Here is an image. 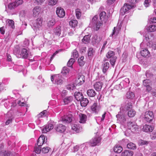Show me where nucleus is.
<instances>
[{"label": "nucleus", "mask_w": 156, "mask_h": 156, "mask_svg": "<svg viewBox=\"0 0 156 156\" xmlns=\"http://www.w3.org/2000/svg\"><path fill=\"white\" fill-rule=\"evenodd\" d=\"M73 117L71 113L64 115L61 118L62 122L65 124H68L71 123L73 121Z\"/></svg>", "instance_id": "7"}, {"label": "nucleus", "mask_w": 156, "mask_h": 156, "mask_svg": "<svg viewBox=\"0 0 156 156\" xmlns=\"http://www.w3.org/2000/svg\"><path fill=\"white\" fill-rule=\"evenodd\" d=\"M136 114V112L133 109L129 111L128 112V115L130 117H134Z\"/></svg>", "instance_id": "45"}, {"label": "nucleus", "mask_w": 156, "mask_h": 156, "mask_svg": "<svg viewBox=\"0 0 156 156\" xmlns=\"http://www.w3.org/2000/svg\"><path fill=\"white\" fill-rule=\"evenodd\" d=\"M75 97L77 101H80L83 98V95L82 93L79 92H76L74 94Z\"/></svg>", "instance_id": "25"}, {"label": "nucleus", "mask_w": 156, "mask_h": 156, "mask_svg": "<svg viewBox=\"0 0 156 156\" xmlns=\"http://www.w3.org/2000/svg\"><path fill=\"white\" fill-rule=\"evenodd\" d=\"M149 18V21L151 23H156V18L155 17H153L152 18Z\"/></svg>", "instance_id": "62"}, {"label": "nucleus", "mask_w": 156, "mask_h": 156, "mask_svg": "<svg viewBox=\"0 0 156 156\" xmlns=\"http://www.w3.org/2000/svg\"><path fill=\"white\" fill-rule=\"evenodd\" d=\"M116 59V56L113 57L111 58V59L110 60V62L112 66H114Z\"/></svg>", "instance_id": "54"}, {"label": "nucleus", "mask_w": 156, "mask_h": 156, "mask_svg": "<svg viewBox=\"0 0 156 156\" xmlns=\"http://www.w3.org/2000/svg\"><path fill=\"white\" fill-rule=\"evenodd\" d=\"M133 152L129 150H125L121 153V156H133Z\"/></svg>", "instance_id": "23"}, {"label": "nucleus", "mask_w": 156, "mask_h": 156, "mask_svg": "<svg viewBox=\"0 0 156 156\" xmlns=\"http://www.w3.org/2000/svg\"><path fill=\"white\" fill-rule=\"evenodd\" d=\"M17 6L16 4L14 2H11L8 5V8L12 10L14 9Z\"/></svg>", "instance_id": "37"}, {"label": "nucleus", "mask_w": 156, "mask_h": 156, "mask_svg": "<svg viewBox=\"0 0 156 156\" xmlns=\"http://www.w3.org/2000/svg\"><path fill=\"white\" fill-rule=\"evenodd\" d=\"M73 100V98L72 97H67L63 99V101L65 105H67L71 102Z\"/></svg>", "instance_id": "32"}, {"label": "nucleus", "mask_w": 156, "mask_h": 156, "mask_svg": "<svg viewBox=\"0 0 156 156\" xmlns=\"http://www.w3.org/2000/svg\"><path fill=\"white\" fill-rule=\"evenodd\" d=\"M54 126L53 124H49L46 125L44 126V128L42 129V131L43 133H46L51 130L53 128Z\"/></svg>", "instance_id": "17"}, {"label": "nucleus", "mask_w": 156, "mask_h": 156, "mask_svg": "<svg viewBox=\"0 0 156 156\" xmlns=\"http://www.w3.org/2000/svg\"><path fill=\"white\" fill-rule=\"evenodd\" d=\"M129 82V79L126 78L124 80L122 81L119 84V85L121 86L122 88H125L128 86Z\"/></svg>", "instance_id": "20"}, {"label": "nucleus", "mask_w": 156, "mask_h": 156, "mask_svg": "<svg viewBox=\"0 0 156 156\" xmlns=\"http://www.w3.org/2000/svg\"><path fill=\"white\" fill-rule=\"evenodd\" d=\"M73 56L74 58H77L79 56V55L77 51L76 50H74L73 51Z\"/></svg>", "instance_id": "57"}, {"label": "nucleus", "mask_w": 156, "mask_h": 156, "mask_svg": "<svg viewBox=\"0 0 156 156\" xmlns=\"http://www.w3.org/2000/svg\"><path fill=\"white\" fill-rule=\"evenodd\" d=\"M151 2L150 0H145L144 5L145 7H147L149 6L150 5V3Z\"/></svg>", "instance_id": "60"}, {"label": "nucleus", "mask_w": 156, "mask_h": 156, "mask_svg": "<svg viewBox=\"0 0 156 156\" xmlns=\"http://www.w3.org/2000/svg\"><path fill=\"white\" fill-rule=\"evenodd\" d=\"M66 129L65 126L62 124H59L55 128L56 131L58 132L63 133Z\"/></svg>", "instance_id": "21"}, {"label": "nucleus", "mask_w": 156, "mask_h": 156, "mask_svg": "<svg viewBox=\"0 0 156 156\" xmlns=\"http://www.w3.org/2000/svg\"><path fill=\"white\" fill-rule=\"evenodd\" d=\"M133 6V5H130L128 4H125L121 9L120 13L122 15L124 14L131 9Z\"/></svg>", "instance_id": "8"}, {"label": "nucleus", "mask_w": 156, "mask_h": 156, "mask_svg": "<svg viewBox=\"0 0 156 156\" xmlns=\"http://www.w3.org/2000/svg\"><path fill=\"white\" fill-rule=\"evenodd\" d=\"M154 129L153 126L150 125L145 124L143 126L142 129L144 132H152Z\"/></svg>", "instance_id": "14"}, {"label": "nucleus", "mask_w": 156, "mask_h": 156, "mask_svg": "<svg viewBox=\"0 0 156 156\" xmlns=\"http://www.w3.org/2000/svg\"><path fill=\"white\" fill-rule=\"evenodd\" d=\"M87 94L89 97H94L96 94L95 91L93 89L88 90L87 91Z\"/></svg>", "instance_id": "27"}, {"label": "nucleus", "mask_w": 156, "mask_h": 156, "mask_svg": "<svg viewBox=\"0 0 156 156\" xmlns=\"http://www.w3.org/2000/svg\"><path fill=\"white\" fill-rule=\"evenodd\" d=\"M80 128H81L78 125L74 124L72 126V129L75 131L77 133H78L79 132Z\"/></svg>", "instance_id": "36"}, {"label": "nucleus", "mask_w": 156, "mask_h": 156, "mask_svg": "<svg viewBox=\"0 0 156 156\" xmlns=\"http://www.w3.org/2000/svg\"><path fill=\"white\" fill-rule=\"evenodd\" d=\"M122 150V147L120 146H115L114 147V151L115 152L120 153Z\"/></svg>", "instance_id": "39"}, {"label": "nucleus", "mask_w": 156, "mask_h": 156, "mask_svg": "<svg viewBox=\"0 0 156 156\" xmlns=\"http://www.w3.org/2000/svg\"><path fill=\"white\" fill-rule=\"evenodd\" d=\"M46 112V110H44L42 112H41L37 115V117L38 118L42 117L45 114Z\"/></svg>", "instance_id": "58"}, {"label": "nucleus", "mask_w": 156, "mask_h": 156, "mask_svg": "<svg viewBox=\"0 0 156 156\" xmlns=\"http://www.w3.org/2000/svg\"><path fill=\"white\" fill-rule=\"evenodd\" d=\"M14 2L16 4V5L18 6L23 3V0H15Z\"/></svg>", "instance_id": "59"}, {"label": "nucleus", "mask_w": 156, "mask_h": 156, "mask_svg": "<svg viewBox=\"0 0 156 156\" xmlns=\"http://www.w3.org/2000/svg\"><path fill=\"white\" fill-rule=\"evenodd\" d=\"M42 23V20L41 18H38L33 23L32 27L34 30L35 31H37L41 29Z\"/></svg>", "instance_id": "5"}, {"label": "nucleus", "mask_w": 156, "mask_h": 156, "mask_svg": "<svg viewBox=\"0 0 156 156\" xmlns=\"http://www.w3.org/2000/svg\"><path fill=\"white\" fill-rule=\"evenodd\" d=\"M79 146L77 145H76L73 147L72 151H73V152H75L79 150Z\"/></svg>", "instance_id": "64"}, {"label": "nucleus", "mask_w": 156, "mask_h": 156, "mask_svg": "<svg viewBox=\"0 0 156 156\" xmlns=\"http://www.w3.org/2000/svg\"><path fill=\"white\" fill-rule=\"evenodd\" d=\"M123 112L120 110V112L116 115L118 120L121 123H124L126 121V120Z\"/></svg>", "instance_id": "10"}, {"label": "nucleus", "mask_w": 156, "mask_h": 156, "mask_svg": "<svg viewBox=\"0 0 156 156\" xmlns=\"http://www.w3.org/2000/svg\"><path fill=\"white\" fill-rule=\"evenodd\" d=\"M109 67V64L108 62H105L102 65L103 72L104 73H106Z\"/></svg>", "instance_id": "28"}, {"label": "nucleus", "mask_w": 156, "mask_h": 156, "mask_svg": "<svg viewBox=\"0 0 156 156\" xmlns=\"http://www.w3.org/2000/svg\"><path fill=\"white\" fill-rule=\"evenodd\" d=\"M75 62V59L73 58H70L69 61L67 63V65L68 66L72 67V65L73 63Z\"/></svg>", "instance_id": "51"}, {"label": "nucleus", "mask_w": 156, "mask_h": 156, "mask_svg": "<svg viewBox=\"0 0 156 156\" xmlns=\"http://www.w3.org/2000/svg\"><path fill=\"white\" fill-rule=\"evenodd\" d=\"M34 151L37 154H39L41 151V148L40 146H36L34 148Z\"/></svg>", "instance_id": "52"}, {"label": "nucleus", "mask_w": 156, "mask_h": 156, "mask_svg": "<svg viewBox=\"0 0 156 156\" xmlns=\"http://www.w3.org/2000/svg\"><path fill=\"white\" fill-rule=\"evenodd\" d=\"M147 30L150 32H153L156 30V25H151L147 28Z\"/></svg>", "instance_id": "35"}, {"label": "nucleus", "mask_w": 156, "mask_h": 156, "mask_svg": "<svg viewBox=\"0 0 156 156\" xmlns=\"http://www.w3.org/2000/svg\"><path fill=\"white\" fill-rule=\"evenodd\" d=\"M101 40L100 37H98L96 34L94 35L92 38V42L94 44L99 43Z\"/></svg>", "instance_id": "24"}, {"label": "nucleus", "mask_w": 156, "mask_h": 156, "mask_svg": "<svg viewBox=\"0 0 156 156\" xmlns=\"http://www.w3.org/2000/svg\"><path fill=\"white\" fill-rule=\"evenodd\" d=\"M101 138L100 137H96L92 139L90 141V143H86L83 144L81 146L82 147H88L89 146H94L97 145H99L101 141Z\"/></svg>", "instance_id": "2"}, {"label": "nucleus", "mask_w": 156, "mask_h": 156, "mask_svg": "<svg viewBox=\"0 0 156 156\" xmlns=\"http://www.w3.org/2000/svg\"><path fill=\"white\" fill-rule=\"evenodd\" d=\"M119 30L118 28L115 27H114V30H113V32L112 34L110 35V37H114L116 36L117 34H118L119 32Z\"/></svg>", "instance_id": "38"}, {"label": "nucleus", "mask_w": 156, "mask_h": 156, "mask_svg": "<svg viewBox=\"0 0 156 156\" xmlns=\"http://www.w3.org/2000/svg\"><path fill=\"white\" fill-rule=\"evenodd\" d=\"M80 101L81 105L82 107L86 106L89 102L87 98H83Z\"/></svg>", "instance_id": "30"}, {"label": "nucleus", "mask_w": 156, "mask_h": 156, "mask_svg": "<svg viewBox=\"0 0 156 156\" xmlns=\"http://www.w3.org/2000/svg\"><path fill=\"white\" fill-rule=\"evenodd\" d=\"M140 53L142 56L146 58L149 57L150 55L149 51L147 49H144L141 51Z\"/></svg>", "instance_id": "26"}, {"label": "nucleus", "mask_w": 156, "mask_h": 156, "mask_svg": "<svg viewBox=\"0 0 156 156\" xmlns=\"http://www.w3.org/2000/svg\"><path fill=\"white\" fill-rule=\"evenodd\" d=\"M139 0H128V2L133 6V5L138 2Z\"/></svg>", "instance_id": "61"}, {"label": "nucleus", "mask_w": 156, "mask_h": 156, "mask_svg": "<svg viewBox=\"0 0 156 156\" xmlns=\"http://www.w3.org/2000/svg\"><path fill=\"white\" fill-rule=\"evenodd\" d=\"M103 84L102 82H97L94 84V86L95 90L98 91H101Z\"/></svg>", "instance_id": "22"}, {"label": "nucleus", "mask_w": 156, "mask_h": 156, "mask_svg": "<svg viewBox=\"0 0 156 156\" xmlns=\"http://www.w3.org/2000/svg\"><path fill=\"white\" fill-rule=\"evenodd\" d=\"M14 53L16 56L18 58H27L29 59L31 58V53H29L27 49L25 48H23L21 51L14 49Z\"/></svg>", "instance_id": "1"}, {"label": "nucleus", "mask_w": 156, "mask_h": 156, "mask_svg": "<svg viewBox=\"0 0 156 156\" xmlns=\"http://www.w3.org/2000/svg\"><path fill=\"white\" fill-rule=\"evenodd\" d=\"M106 13L104 11L101 12L100 14V19L102 21L104 20L105 17L106 16Z\"/></svg>", "instance_id": "47"}, {"label": "nucleus", "mask_w": 156, "mask_h": 156, "mask_svg": "<svg viewBox=\"0 0 156 156\" xmlns=\"http://www.w3.org/2000/svg\"><path fill=\"white\" fill-rule=\"evenodd\" d=\"M91 23L94 29L96 30H99L101 26L102 25V23L99 20L97 16L94 17Z\"/></svg>", "instance_id": "3"}, {"label": "nucleus", "mask_w": 156, "mask_h": 156, "mask_svg": "<svg viewBox=\"0 0 156 156\" xmlns=\"http://www.w3.org/2000/svg\"><path fill=\"white\" fill-rule=\"evenodd\" d=\"M77 21L76 20H72L69 23V25L72 27L74 28L77 26Z\"/></svg>", "instance_id": "40"}, {"label": "nucleus", "mask_w": 156, "mask_h": 156, "mask_svg": "<svg viewBox=\"0 0 156 156\" xmlns=\"http://www.w3.org/2000/svg\"><path fill=\"white\" fill-rule=\"evenodd\" d=\"M127 148L130 149L135 150L136 148V147L135 144L130 142L127 145Z\"/></svg>", "instance_id": "34"}, {"label": "nucleus", "mask_w": 156, "mask_h": 156, "mask_svg": "<svg viewBox=\"0 0 156 156\" xmlns=\"http://www.w3.org/2000/svg\"><path fill=\"white\" fill-rule=\"evenodd\" d=\"M90 36L89 35L85 36L82 40V42L84 44H87L90 41Z\"/></svg>", "instance_id": "31"}, {"label": "nucleus", "mask_w": 156, "mask_h": 156, "mask_svg": "<svg viewBox=\"0 0 156 156\" xmlns=\"http://www.w3.org/2000/svg\"><path fill=\"white\" fill-rule=\"evenodd\" d=\"M84 57L83 56H81V57L79 58L78 60V62L80 66H82L84 64V62L83 61Z\"/></svg>", "instance_id": "48"}, {"label": "nucleus", "mask_w": 156, "mask_h": 156, "mask_svg": "<svg viewBox=\"0 0 156 156\" xmlns=\"http://www.w3.org/2000/svg\"><path fill=\"white\" fill-rule=\"evenodd\" d=\"M51 80L53 83L58 85L61 84L62 83V76L59 74L51 76Z\"/></svg>", "instance_id": "6"}, {"label": "nucleus", "mask_w": 156, "mask_h": 156, "mask_svg": "<svg viewBox=\"0 0 156 156\" xmlns=\"http://www.w3.org/2000/svg\"><path fill=\"white\" fill-rule=\"evenodd\" d=\"M115 53L114 52L110 51L106 54V57L108 58H112L113 57H115Z\"/></svg>", "instance_id": "44"}, {"label": "nucleus", "mask_w": 156, "mask_h": 156, "mask_svg": "<svg viewBox=\"0 0 156 156\" xmlns=\"http://www.w3.org/2000/svg\"><path fill=\"white\" fill-rule=\"evenodd\" d=\"M47 142V139L44 136H41L37 141V144L38 146H41L43 144Z\"/></svg>", "instance_id": "11"}, {"label": "nucleus", "mask_w": 156, "mask_h": 156, "mask_svg": "<svg viewBox=\"0 0 156 156\" xmlns=\"http://www.w3.org/2000/svg\"><path fill=\"white\" fill-rule=\"evenodd\" d=\"M55 23V20L53 19H51L48 21L47 23V25L49 27L54 26Z\"/></svg>", "instance_id": "41"}, {"label": "nucleus", "mask_w": 156, "mask_h": 156, "mask_svg": "<svg viewBox=\"0 0 156 156\" xmlns=\"http://www.w3.org/2000/svg\"><path fill=\"white\" fill-rule=\"evenodd\" d=\"M150 81L149 80L146 79L144 80L143 81V84L144 86L145 87H146L148 86V85H150L151 84Z\"/></svg>", "instance_id": "55"}, {"label": "nucleus", "mask_w": 156, "mask_h": 156, "mask_svg": "<svg viewBox=\"0 0 156 156\" xmlns=\"http://www.w3.org/2000/svg\"><path fill=\"white\" fill-rule=\"evenodd\" d=\"M154 118V115L151 111H146L144 114V120L147 122H150L153 121Z\"/></svg>", "instance_id": "4"}, {"label": "nucleus", "mask_w": 156, "mask_h": 156, "mask_svg": "<svg viewBox=\"0 0 156 156\" xmlns=\"http://www.w3.org/2000/svg\"><path fill=\"white\" fill-rule=\"evenodd\" d=\"M56 13L58 16L60 18L63 17L65 15V12L64 9L61 7L57 8Z\"/></svg>", "instance_id": "13"}, {"label": "nucleus", "mask_w": 156, "mask_h": 156, "mask_svg": "<svg viewBox=\"0 0 156 156\" xmlns=\"http://www.w3.org/2000/svg\"><path fill=\"white\" fill-rule=\"evenodd\" d=\"M132 107V104L131 103H127L124 106L122 105L120 108V110L122 111H126L129 108H131Z\"/></svg>", "instance_id": "18"}, {"label": "nucleus", "mask_w": 156, "mask_h": 156, "mask_svg": "<svg viewBox=\"0 0 156 156\" xmlns=\"http://www.w3.org/2000/svg\"><path fill=\"white\" fill-rule=\"evenodd\" d=\"M51 149L48 147L46 146L43 147L42 150L41 152L43 153H48Z\"/></svg>", "instance_id": "46"}, {"label": "nucleus", "mask_w": 156, "mask_h": 156, "mask_svg": "<svg viewBox=\"0 0 156 156\" xmlns=\"http://www.w3.org/2000/svg\"><path fill=\"white\" fill-rule=\"evenodd\" d=\"M61 27L58 26L56 27L54 30V32L55 35L59 36L61 34Z\"/></svg>", "instance_id": "33"}, {"label": "nucleus", "mask_w": 156, "mask_h": 156, "mask_svg": "<svg viewBox=\"0 0 156 156\" xmlns=\"http://www.w3.org/2000/svg\"><path fill=\"white\" fill-rule=\"evenodd\" d=\"M26 12L24 10L21 11L20 12L19 15L20 20L21 19H22L23 18H24L26 16Z\"/></svg>", "instance_id": "56"}, {"label": "nucleus", "mask_w": 156, "mask_h": 156, "mask_svg": "<svg viewBox=\"0 0 156 156\" xmlns=\"http://www.w3.org/2000/svg\"><path fill=\"white\" fill-rule=\"evenodd\" d=\"M41 11V8L39 6L35 7L33 10V15L34 17H37L38 16Z\"/></svg>", "instance_id": "19"}, {"label": "nucleus", "mask_w": 156, "mask_h": 156, "mask_svg": "<svg viewBox=\"0 0 156 156\" xmlns=\"http://www.w3.org/2000/svg\"><path fill=\"white\" fill-rule=\"evenodd\" d=\"M66 88L69 90H72L75 88V86L74 83H72L69 84L66 86Z\"/></svg>", "instance_id": "42"}, {"label": "nucleus", "mask_w": 156, "mask_h": 156, "mask_svg": "<svg viewBox=\"0 0 156 156\" xmlns=\"http://www.w3.org/2000/svg\"><path fill=\"white\" fill-rule=\"evenodd\" d=\"M84 80L85 77L83 75L79 76L75 80V84L76 85H80L84 82Z\"/></svg>", "instance_id": "12"}, {"label": "nucleus", "mask_w": 156, "mask_h": 156, "mask_svg": "<svg viewBox=\"0 0 156 156\" xmlns=\"http://www.w3.org/2000/svg\"><path fill=\"white\" fill-rule=\"evenodd\" d=\"M12 119L11 118H9L5 122V124L6 125H9L10 123H11L12 122Z\"/></svg>", "instance_id": "63"}, {"label": "nucleus", "mask_w": 156, "mask_h": 156, "mask_svg": "<svg viewBox=\"0 0 156 156\" xmlns=\"http://www.w3.org/2000/svg\"><path fill=\"white\" fill-rule=\"evenodd\" d=\"M6 25L11 28L13 29L15 27L14 22L12 20L8 19L6 20Z\"/></svg>", "instance_id": "29"}, {"label": "nucleus", "mask_w": 156, "mask_h": 156, "mask_svg": "<svg viewBox=\"0 0 156 156\" xmlns=\"http://www.w3.org/2000/svg\"><path fill=\"white\" fill-rule=\"evenodd\" d=\"M58 0H48V5L53 6L56 5L58 2Z\"/></svg>", "instance_id": "50"}, {"label": "nucleus", "mask_w": 156, "mask_h": 156, "mask_svg": "<svg viewBox=\"0 0 156 156\" xmlns=\"http://www.w3.org/2000/svg\"><path fill=\"white\" fill-rule=\"evenodd\" d=\"M100 109V107L97 103H94L91 107V109L93 113H98Z\"/></svg>", "instance_id": "15"}, {"label": "nucleus", "mask_w": 156, "mask_h": 156, "mask_svg": "<svg viewBox=\"0 0 156 156\" xmlns=\"http://www.w3.org/2000/svg\"><path fill=\"white\" fill-rule=\"evenodd\" d=\"M94 53V50L92 48H90L88 50V54L89 56H92Z\"/></svg>", "instance_id": "49"}, {"label": "nucleus", "mask_w": 156, "mask_h": 156, "mask_svg": "<svg viewBox=\"0 0 156 156\" xmlns=\"http://www.w3.org/2000/svg\"><path fill=\"white\" fill-rule=\"evenodd\" d=\"M126 96L127 98L130 99L134 98L135 96V94L133 92L129 91L126 93Z\"/></svg>", "instance_id": "43"}, {"label": "nucleus", "mask_w": 156, "mask_h": 156, "mask_svg": "<svg viewBox=\"0 0 156 156\" xmlns=\"http://www.w3.org/2000/svg\"><path fill=\"white\" fill-rule=\"evenodd\" d=\"M128 129L133 132L138 129V126L135 122H129L128 123Z\"/></svg>", "instance_id": "9"}, {"label": "nucleus", "mask_w": 156, "mask_h": 156, "mask_svg": "<svg viewBox=\"0 0 156 156\" xmlns=\"http://www.w3.org/2000/svg\"><path fill=\"white\" fill-rule=\"evenodd\" d=\"M79 122L81 123L84 124L87 120V116L84 114L80 113L79 114Z\"/></svg>", "instance_id": "16"}, {"label": "nucleus", "mask_w": 156, "mask_h": 156, "mask_svg": "<svg viewBox=\"0 0 156 156\" xmlns=\"http://www.w3.org/2000/svg\"><path fill=\"white\" fill-rule=\"evenodd\" d=\"M76 15L77 18L79 19L81 15V13L80 12V9H77L76 10Z\"/></svg>", "instance_id": "53"}]
</instances>
